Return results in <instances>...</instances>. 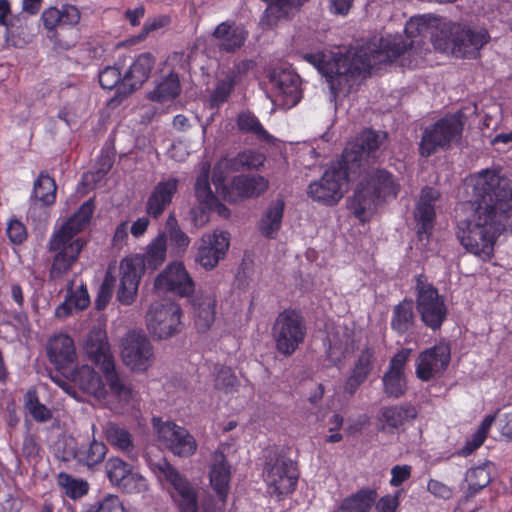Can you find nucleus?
<instances>
[{
  "label": "nucleus",
  "instance_id": "obj_1",
  "mask_svg": "<svg viewBox=\"0 0 512 512\" xmlns=\"http://www.w3.org/2000/svg\"><path fill=\"white\" fill-rule=\"evenodd\" d=\"M471 182L466 202L470 217L458 223L456 235L467 252L487 261L501 232H512V188L507 179L489 170Z\"/></svg>",
  "mask_w": 512,
  "mask_h": 512
},
{
  "label": "nucleus",
  "instance_id": "obj_2",
  "mask_svg": "<svg viewBox=\"0 0 512 512\" xmlns=\"http://www.w3.org/2000/svg\"><path fill=\"white\" fill-rule=\"evenodd\" d=\"M384 49L377 50L376 46L352 47L345 54H339L330 61H325L320 55L306 54L304 59L323 73L331 91V101L338 94H347L360 75L369 73L374 66L399 55L405 48L400 43L383 44Z\"/></svg>",
  "mask_w": 512,
  "mask_h": 512
},
{
  "label": "nucleus",
  "instance_id": "obj_3",
  "mask_svg": "<svg viewBox=\"0 0 512 512\" xmlns=\"http://www.w3.org/2000/svg\"><path fill=\"white\" fill-rule=\"evenodd\" d=\"M94 208V197H91L51 235L48 250L54 253L49 271L52 280L62 278L78 259L84 243L75 236L89 225Z\"/></svg>",
  "mask_w": 512,
  "mask_h": 512
},
{
  "label": "nucleus",
  "instance_id": "obj_4",
  "mask_svg": "<svg viewBox=\"0 0 512 512\" xmlns=\"http://www.w3.org/2000/svg\"><path fill=\"white\" fill-rule=\"evenodd\" d=\"M166 252L167 236L160 233L147 245L143 254H133L120 261V281L116 293L120 304L129 306L135 302L145 269L159 268L166 259Z\"/></svg>",
  "mask_w": 512,
  "mask_h": 512
},
{
  "label": "nucleus",
  "instance_id": "obj_5",
  "mask_svg": "<svg viewBox=\"0 0 512 512\" xmlns=\"http://www.w3.org/2000/svg\"><path fill=\"white\" fill-rule=\"evenodd\" d=\"M486 30H472L460 23L443 22L432 43L436 50L457 58H476L479 50L488 42Z\"/></svg>",
  "mask_w": 512,
  "mask_h": 512
},
{
  "label": "nucleus",
  "instance_id": "obj_6",
  "mask_svg": "<svg viewBox=\"0 0 512 512\" xmlns=\"http://www.w3.org/2000/svg\"><path fill=\"white\" fill-rule=\"evenodd\" d=\"M98 367L102 373L105 385L108 386L111 395L117 403L109 406L111 410L120 412L124 405L130 404L137 396V392L119 374L114 355L107 341L106 333H102L98 327Z\"/></svg>",
  "mask_w": 512,
  "mask_h": 512
},
{
  "label": "nucleus",
  "instance_id": "obj_7",
  "mask_svg": "<svg viewBox=\"0 0 512 512\" xmlns=\"http://www.w3.org/2000/svg\"><path fill=\"white\" fill-rule=\"evenodd\" d=\"M388 134L384 131L366 129L350 143L342 153V164L358 176L369 167L370 160L377 158V152L384 146Z\"/></svg>",
  "mask_w": 512,
  "mask_h": 512
},
{
  "label": "nucleus",
  "instance_id": "obj_8",
  "mask_svg": "<svg viewBox=\"0 0 512 512\" xmlns=\"http://www.w3.org/2000/svg\"><path fill=\"white\" fill-rule=\"evenodd\" d=\"M306 332L302 314L294 309H285L278 314L272 326L277 351L283 356H291L303 343Z\"/></svg>",
  "mask_w": 512,
  "mask_h": 512
},
{
  "label": "nucleus",
  "instance_id": "obj_9",
  "mask_svg": "<svg viewBox=\"0 0 512 512\" xmlns=\"http://www.w3.org/2000/svg\"><path fill=\"white\" fill-rule=\"evenodd\" d=\"M358 176L345 168L342 160L332 164L322 177L308 186V195L326 205L336 204L344 195L348 181Z\"/></svg>",
  "mask_w": 512,
  "mask_h": 512
},
{
  "label": "nucleus",
  "instance_id": "obj_10",
  "mask_svg": "<svg viewBox=\"0 0 512 512\" xmlns=\"http://www.w3.org/2000/svg\"><path fill=\"white\" fill-rule=\"evenodd\" d=\"M464 115L457 113L438 120L434 125L425 129L420 142V153L428 157L439 149H447L457 142L462 135Z\"/></svg>",
  "mask_w": 512,
  "mask_h": 512
},
{
  "label": "nucleus",
  "instance_id": "obj_11",
  "mask_svg": "<svg viewBox=\"0 0 512 512\" xmlns=\"http://www.w3.org/2000/svg\"><path fill=\"white\" fill-rule=\"evenodd\" d=\"M416 309L423 324L433 331L441 328L448 314L444 298L422 275L416 279Z\"/></svg>",
  "mask_w": 512,
  "mask_h": 512
},
{
  "label": "nucleus",
  "instance_id": "obj_12",
  "mask_svg": "<svg viewBox=\"0 0 512 512\" xmlns=\"http://www.w3.org/2000/svg\"><path fill=\"white\" fill-rule=\"evenodd\" d=\"M263 476L268 492L276 495L278 499L291 493L298 480L296 464L285 455L277 453L266 461Z\"/></svg>",
  "mask_w": 512,
  "mask_h": 512
},
{
  "label": "nucleus",
  "instance_id": "obj_13",
  "mask_svg": "<svg viewBox=\"0 0 512 512\" xmlns=\"http://www.w3.org/2000/svg\"><path fill=\"white\" fill-rule=\"evenodd\" d=\"M181 314L180 306L173 302H154L146 314L147 328L157 339L173 337L182 330Z\"/></svg>",
  "mask_w": 512,
  "mask_h": 512
},
{
  "label": "nucleus",
  "instance_id": "obj_14",
  "mask_svg": "<svg viewBox=\"0 0 512 512\" xmlns=\"http://www.w3.org/2000/svg\"><path fill=\"white\" fill-rule=\"evenodd\" d=\"M121 357L132 371H146L153 361L150 340L142 331H129L121 341Z\"/></svg>",
  "mask_w": 512,
  "mask_h": 512
},
{
  "label": "nucleus",
  "instance_id": "obj_15",
  "mask_svg": "<svg viewBox=\"0 0 512 512\" xmlns=\"http://www.w3.org/2000/svg\"><path fill=\"white\" fill-rule=\"evenodd\" d=\"M153 421L159 442L174 455L190 457L196 452L197 442L187 429L169 421L161 422L155 418Z\"/></svg>",
  "mask_w": 512,
  "mask_h": 512
},
{
  "label": "nucleus",
  "instance_id": "obj_16",
  "mask_svg": "<svg viewBox=\"0 0 512 512\" xmlns=\"http://www.w3.org/2000/svg\"><path fill=\"white\" fill-rule=\"evenodd\" d=\"M444 21L439 19L436 16L433 15H420L412 17L405 25V34L407 38L411 39L408 43L404 42L400 38H394V39H381L379 43L376 42H369L365 46H376L377 50L384 49L383 44L389 43L390 45H394L396 42L403 45L405 48L399 55L392 57L391 59H388L384 61L386 62H392L396 58H398L400 55H402L404 52H406L408 49H412L415 45V43L419 44L420 41L413 40V38L416 37H426L427 35H430L432 37L433 34H436L439 29L441 28V25Z\"/></svg>",
  "mask_w": 512,
  "mask_h": 512
},
{
  "label": "nucleus",
  "instance_id": "obj_17",
  "mask_svg": "<svg viewBox=\"0 0 512 512\" xmlns=\"http://www.w3.org/2000/svg\"><path fill=\"white\" fill-rule=\"evenodd\" d=\"M273 101L283 108L294 107L302 97L300 77L285 68H275L269 74Z\"/></svg>",
  "mask_w": 512,
  "mask_h": 512
},
{
  "label": "nucleus",
  "instance_id": "obj_18",
  "mask_svg": "<svg viewBox=\"0 0 512 512\" xmlns=\"http://www.w3.org/2000/svg\"><path fill=\"white\" fill-rule=\"evenodd\" d=\"M230 245L226 232H214L202 235L195 261L205 270L215 268L224 259Z\"/></svg>",
  "mask_w": 512,
  "mask_h": 512
},
{
  "label": "nucleus",
  "instance_id": "obj_19",
  "mask_svg": "<svg viewBox=\"0 0 512 512\" xmlns=\"http://www.w3.org/2000/svg\"><path fill=\"white\" fill-rule=\"evenodd\" d=\"M450 355V347L446 343H439L421 352L416 363L417 377L429 381L440 375L448 367Z\"/></svg>",
  "mask_w": 512,
  "mask_h": 512
},
{
  "label": "nucleus",
  "instance_id": "obj_20",
  "mask_svg": "<svg viewBox=\"0 0 512 512\" xmlns=\"http://www.w3.org/2000/svg\"><path fill=\"white\" fill-rule=\"evenodd\" d=\"M155 288L171 291L180 296H190L195 289V283L181 262L168 265L156 278Z\"/></svg>",
  "mask_w": 512,
  "mask_h": 512
},
{
  "label": "nucleus",
  "instance_id": "obj_21",
  "mask_svg": "<svg viewBox=\"0 0 512 512\" xmlns=\"http://www.w3.org/2000/svg\"><path fill=\"white\" fill-rule=\"evenodd\" d=\"M41 20L45 29L52 33L49 37L54 39V43L68 49L69 44L62 45L57 39V28L70 29L75 27L80 21V12L76 6L70 4L62 5L61 8L49 7L43 11Z\"/></svg>",
  "mask_w": 512,
  "mask_h": 512
},
{
  "label": "nucleus",
  "instance_id": "obj_22",
  "mask_svg": "<svg viewBox=\"0 0 512 512\" xmlns=\"http://www.w3.org/2000/svg\"><path fill=\"white\" fill-rule=\"evenodd\" d=\"M47 357L55 367L56 373L69 372L77 359L74 340L67 334L52 336L47 343Z\"/></svg>",
  "mask_w": 512,
  "mask_h": 512
},
{
  "label": "nucleus",
  "instance_id": "obj_23",
  "mask_svg": "<svg viewBox=\"0 0 512 512\" xmlns=\"http://www.w3.org/2000/svg\"><path fill=\"white\" fill-rule=\"evenodd\" d=\"M269 187V181L261 175H239L232 179L230 188L224 189V200L237 203L262 195Z\"/></svg>",
  "mask_w": 512,
  "mask_h": 512
},
{
  "label": "nucleus",
  "instance_id": "obj_24",
  "mask_svg": "<svg viewBox=\"0 0 512 512\" xmlns=\"http://www.w3.org/2000/svg\"><path fill=\"white\" fill-rule=\"evenodd\" d=\"M50 377L55 384L69 394L74 384L83 392L96 396V372L92 365L83 364L75 367L74 364L69 372H64L62 375L51 374Z\"/></svg>",
  "mask_w": 512,
  "mask_h": 512
},
{
  "label": "nucleus",
  "instance_id": "obj_25",
  "mask_svg": "<svg viewBox=\"0 0 512 512\" xmlns=\"http://www.w3.org/2000/svg\"><path fill=\"white\" fill-rule=\"evenodd\" d=\"M179 180L175 177H169L159 181L150 192L146 204V213L158 219L164 211L172 204L175 195L178 192Z\"/></svg>",
  "mask_w": 512,
  "mask_h": 512
},
{
  "label": "nucleus",
  "instance_id": "obj_26",
  "mask_svg": "<svg viewBox=\"0 0 512 512\" xmlns=\"http://www.w3.org/2000/svg\"><path fill=\"white\" fill-rule=\"evenodd\" d=\"M410 349H402L390 360L388 370L383 375V387L387 396L400 398L406 391L404 369L410 356Z\"/></svg>",
  "mask_w": 512,
  "mask_h": 512
},
{
  "label": "nucleus",
  "instance_id": "obj_27",
  "mask_svg": "<svg viewBox=\"0 0 512 512\" xmlns=\"http://www.w3.org/2000/svg\"><path fill=\"white\" fill-rule=\"evenodd\" d=\"M155 65V57L149 53L144 52L137 56V58L130 65L129 69L123 75V80L119 91L127 96L135 90L142 87V85L149 79L152 69Z\"/></svg>",
  "mask_w": 512,
  "mask_h": 512
},
{
  "label": "nucleus",
  "instance_id": "obj_28",
  "mask_svg": "<svg viewBox=\"0 0 512 512\" xmlns=\"http://www.w3.org/2000/svg\"><path fill=\"white\" fill-rule=\"evenodd\" d=\"M152 470L161 481L165 480L172 486L171 496L174 501L198 491L194 484L164 458L153 463Z\"/></svg>",
  "mask_w": 512,
  "mask_h": 512
},
{
  "label": "nucleus",
  "instance_id": "obj_29",
  "mask_svg": "<svg viewBox=\"0 0 512 512\" xmlns=\"http://www.w3.org/2000/svg\"><path fill=\"white\" fill-rule=\"evenodd\" d=\"M440 197V192L433 187L426 186L421 190L415 210V219L418 225L417 233L420 237L423 234L431 233L436 216L435 207Z\"/></svg>",
  "mask_w": 512,
  "mask_h": 512
},
{
  "label": "nucleus",
  "instance_id": "obj_30",
  "mask_svg": "<svg viewBox=\"0 0 512 512\" xmlns=\"http://www.w3.org/2000/svg\"><path fill=\"white\" fill-rule=\"evenodd\" d=\"M89 305L90 296L87 287L84 284L75 287L72 280L68 282L64 300L55 308L54 315L56 318L64 320L85 310Z\"/></svg>",
  "mask_w": 512,
  "mask_h": 512
},
{
  "label": "nucleus",
  "instance_id": "obj_31",
  "mask_svg": "<svg viewBox=\"0 0 512 512\" xmlns=\"http://www.w3.org/2000/svg\"><path fill=\"white\" fill-rule=\"evenodd\" d=\"M212 37L220 51L233 53L244 45L248 32L234 22L225 21L215 28Z\"/></svg>",
  "mask_w": 512,
  "mask_h": 512
},
{
  "label": "nucleus",
  "instance_id": "obj_32",
  "mask_svg": "<svg viewBox=\"0 0 512 512\" xmlns=\"http://www.w3.org/2000/svg\"><path fill=\"white\" fill-rule=\"evenodd\" d=\"M375 362V351L373 348L365 347L357 356L351 374L347 378L344 391L349 395H354L357 389L368 379Z\"/></svg>",
  "mask_w": 512,
  "mask_h": 512
},
{
  "label": "nucleus",
  "instance_id": "obj_33",
  "mask_svg": "<svg viewBox=\"0 0 512 512\" xmlns=\"http://www.w3.org/2000/svg\"><path fill=\"white\" fill-rule=\"evenodd\" d=\"M417 414V409L409 403L382 407L378 413L380 429L382 431L398 429L414 420Z\"/></svg>",
  "mask_w": 512,
  "mask_h": 512
},
{
  "label": "nucleus",
  "instance_id": "obj_34",
  "mask_svg": "<svg viewBox=\"0 0 512 512\" xmlns=\"http://www.w3.org/2000/svg\"><path fill=\"white\" fill-rule=\"evenodd\" d=\"M230 465L222 448L216 449L210 458L209 478L212 488L224 499L230 481Z\"/></svg>",
  "mask_w": 512,
  "mask_h": 512
},
{
  "label": "nucleus",
  "instance_id": "obj_35",
  "mask_svg": "<svg viewBox=\"0 0 512 512\" xmlns=\"http://www.w3.org/2000/svg\"><path fill=\"white\" fill-rule=\"evenodd\" d=\"M327 355L331 362H339L354 349L353 331L346 326H336L327 335Z\"/></svg>",
  "mask_w": 512,
  "mask_h": 512
},
{
  "label": "nucleus",
  "instance_id": "obj_36",
  "mask_svg": "<svg viewBox=\"0 0 512 512\" xmlns=\"http://www.w3.org/2000/svg\"><path fill=\"white\" fill-rule=\"evenodd\" d=\"M368 168L369 167H366V171H362V173H366L365 181L378 197H395L398 193L399 186L395 183L393 176L384 169L373 168L368 170Z\"/></svg>",
  "mask_w": 512,
  "mask_h": 512
},
{
  "label": "nucleus",
  "instance_id": "obj_37",
  "mask_svg": "<svg viewBox=\"0 0 512 512\" xmlns=\"http://www.w3.org/2000/svg\"><path fill=\"white\" fill-rule=\"evenodd\" d=\"M216 298L212 294L201 295L193 302L195 326L199 332H206L215 320Z\"/></svg>",
  "mask_w": 512,
  "mask_h": 512
},
{
  "label": "nucleus",
  "instance_id": "obj_38",
  "mask_svg": "<svg viewBox=\"0 0 512 512\" xmlns=\"http://www.w3.org/2000/svg\"><path fill=\"white\" fill-rule=\"evenodd\" d=\"M307 0H271L266 8L261 24L269 28L276 25L281 18H288L297 11Z\"/></svg>",
  "mask_w": 512,
  "mask_h": 512
},
{
  "label": "nucleus",
  "instance_id": "obj_39",
  "mask_svg": "<svg viewBox=\"0 0 512 512\" xmlns=\"http://www.w3.org/2000/svg\"><path fill=\"white\" fill-rule=\"evenodd\" d=\"M414 303L412 299L405 298L394 306L391 316V329L397 334H405L415 325Z\"/></svg>",
  "mask_w": 512,
  "mask_h": 512
},
{
  "label": "nucleus",
  "instance_id": "obj_40",
  "mask_svg": "<svg viewBox=\"0 0 512 512\" xmlns=\"http://www.w3.org/2000/svg\"><path fill=\"white\" fill-rule=\"evenodd\" d=\"M380 199L366 181L361 182L353 196L349 199V208L353 214L362 219L363 215L375 207L376 200Z\"/></svg>",
  "mask_w": 512,
  "mask_h": 512
},
{
  "label": "nucleus",
  "instance_id": "obj_41",
  "mask_svg": "<svg viewBox=\"0 0 512 512\" xmlns=\"http://www.w3.org/2000/svg\"><path fill=\"white\" fill-rule=\"evenodd\" d=\"M237 130L252 135L260 142L272 143L274 137L263 127L259 119L250 111H241L236 118Z\"/></svg>",
  "mask_w": 512,
  "mask_h": 512
},
{
  "label": "nucleus",
  "instance_id": "obj_42",
  "mask_svg": "<svg viewBox=\"0 0 512 512\" xmlns=\"http://www.w3.org/2000/svg\"><path fill=\"white\" fill-rule=\"evenodd\" d=\"M378 497L376 490L364 488L346 497L336 512H369Z\"/></svg>",
  "mask_w": 512,
  "mask_h": 512
},
{
  "label": "nucleus",
  "instance_id": "obj_43",
  "mask_svg": "<svg viewBox=\"0 0 512 512\" xmlns=\"http://www.w3.org/2000/svg\"><path fill=\"white\" fill-rule=\"evenodd\" d=\"M284 206L285 203L283 199H276L269 204L259 221V230L264 236L273 238L279 231L282 223Z\"/></svg>",
  "mask_w": 512,
  "mask_h": 512
},
{
  "label": "nucleus",
  "instance_id": "obj_44",
  "mask_svg": "<svg viewBox=\"0 0 512 512\" xmlns=\"http://www.w3.org/2000/svg\"><path fill=\"white\" fill-rule=\"evenodd\" d=\"M57 184L53 177H51L47 170L39 172L37 178L33 183V190L31 192V199H36L44 205H54L56 202Z\"/></svg>",
  "mask_w": 512,
  "mask_h": 512
},
{
  "label": "nucleus",
  "instance_id": "obj_45",
  "mask_svg": "<svg viewBox=\"0 0 512 512\" xmlns=\"http://www.w3.org/2000/svg\"><path fill=\"white\" fill-rule=\"evenodd\" d=\"M210 165L205 163L195 182V195L198 201L208 208L219 207V213L227 211V208L219 204L217 196L212 192L209 184Z\"/></svg>",
  "mask_w": 512,
  "mask_h": 512
},
{
  "label": "nucleus",
  "instance_id": "obj_46",
  "mask_svg": "<svg viewBox=\"0 0 512 512\" xmlns=\"http://www.w3.org/2000/svg\"><path fill=\"white\" fill-rule=\"evenodd\" d=\"M181 91L179 76L175 72H170L160 83L156 85L154 90L148 93L151 101L164 103L175 99Z\"/></svg>",
  "mask_w": 512,
  "mask_h": 512
},
{
  "label": "nucleus",
  "instance_id": "obj_47",
  "mask_svg": "<svg viewBox=\"0 0 512 512\" xmlns=\"http://www.w3.org/2000/svg\"><path fill=\"white\" fill-rule=\"evenodd\" d=\"M105 438L109 444L128 455L134 451V443L130 432L115 423H109L106 426Z\"/></svg>",
  "mask_w": 512,
  "mask_h": 512
},
{
  "label": "nucleus",
  "instance_id": "obj_48",
  "mask_svg": "<svg viewBox=\"0 0 512 512\" xmlns=\"http://www.w3.org/2000/svg\"><path fill=\"white\" fill-rule=\"evenodd\" d=\"M491 482V475L488 464H483L469 469L465 475L467 497H472Z\"/></svg>",
  "mask_w": 512,
  "mask_h": 512
},
{
  "label": "nucleus",
  "instance_id": "obj_49",
  "mask_svg": "<svg viewBox=\"0 0 512 512\" xmlns=\"http://www.w3.org/2000/svg\"><path fill=\"white\" fill-rule=\"evenodd\" d=\"M123 80L120 68L116 65H108L98 73V83L103 89L111 90L116 88V97L109 101V105L117 106L120 103L119 96L125 97L119 87Z\"/></svg>",
  "mask_w": 512,
  "mask_h": 512
},
{
  "label": "nucleus",
  "instance_id": "obj_50",
  "mask_svg": "<svg viewBox=\"0 0 512 512\" xmlns=\"http://www.w3.org/2000/svg\"><path fill=\"white\" fill-rule=\"evenodd\" d=\"M265 155L253 151V150H247L244 152L239 153L236 157L230 160V170L233 171H242V170H253V169H259L261 166H263L265 161Z\"/></svg>",
  "mask_w": 512,
  "mask_h": 512
},
{
  "label": "nucleus",
  "instance_id": "obj_51",
  "mask_svg": "<svg viewBox=\"0 0 512 512\" xmlns=\"http://www.w3.org/2000/svg\"><path fill=\"white\" fill-rule=\"evenodd\" d=\"M26 410L31 417L39 423H44L52 418V411L39 401L36 390H28L24 396Z\"/></svg>",
  "mask_w": 512,
  "mask_h": 512
},
{
  "label": "nucleus",
  "instance_id": "obj_52",
  "mask_svg": "<svg viewBox=\"0 0 512 512\" xmlns=\"http://www.w3.org/2000/svg\"><path fill=\"white\" fill-rule=\"evenodd\" d=\"M105 473L112 484L123 486L132 474L130 466L120 458H111L105 463Z\"/></svg>",
  "mask_w": 512,
  "mask_h": 512
},
{
  "label": "nucleus",
  "instance_id": "obj_53",
  "mask_svg": "<svg viewBox=\"0 0 512 512\" xmlns=\"http://www.w3.org/2000/svg\"><path fill=\"white\" fill-rule=\"evenodd\" d=\"M235 79L233 77H225L217 82L215 88L209 96L211 108H218L225 103L235 87Z\"/></svg>",
  "mask_w": 512,
  "mask_h": 512
},
{
  "label": "nucleus",
  "instance_id": "obj_54",
  "mask_svg": "<svg viewBox=\"0 0 512 512\" xmlns=\"http://www.w3.org/2000/svg\"><path fill=\"white\" fill-rule=\"evenodd\" d=\"M116 271V263L113 262L109 264L105 278L101 284L100 290L98 292V310H101L106 307L109 301L112 298L113 290L115 287L116 278L114 276V272Z\"/></svg>",
  "mask_w": 512,
  "mask_h": 512
},
{
  "label": "nucleus",
  "instance_id": "obj_55",
  "mask_svg": "<svg viewBox=\"0 0 512 512\" xmlns=\"http://www.w3.org/2000/svg\"><path fill=\"white\" fill-rule=\"evenodd\" d=\"M494 421V416L488 415L484 418L477 431L473 434L472 439L468 440L466 445L461 449V454L466 456L479 448L485 441L487 433Z\"/></svg>",
  "mask_w": 512,
  "mask_h": 512
},
{
  "label": "nucleus",
  "instance_id": "obj_56",
  "mask_svg": "<svg viewBox=\"0 0 512 512\" xmlns=\"http://www.w3.org/2000/svg\"><path fill=\"white\" fill-rule=\"evenodd\" d=\"M59 483L66 489V494L73 499L80 498L88 492L86 482L75 479L66 473L59 475Z\"/></svg>",
  "mask_w": 512,
  "mask_h": 512
},
{
  "label": "nucleus",
  "instance_id": "obj_57",
  "mask_svg": "<svg viewBox=\"0 0 512 512\" xmlns=\"http://www.w3.org/2000/svg\"><path fill=\"white\" fill-rule=\"evenodd\" d=\"M6 234L9 241L14 245L23 244L28 237L27 228L22 221L11 218L7 223Z\"/></svg>",
  "mask_w": 512,
  "mask_h": 512
},
{
  "label": "nucleus",
  "instance_id": "obj_58",
  "mask_svg": "<svg viewBox=\"0 0 512 512\" xmlns=\"http://www.w3.org/2000/svg\"><path fill=\"white\" fill-rule=\"evenodd\" d=\"M92 434H95L96 425L92 424L91 426ZM96 443V439L93 436V440L90 442L89 446H81L75 449L72 452V458L77 460L79 463L83 465H87L90 468H93L96 465V459L94 458L93 445Z\"/></svg>",
  "mask_w": 512,
  "mask_h": 512
},
{
  "label": "nucleus",
  "instance_id": "obj_59",
  "mask_svg": "<svg viewBox=\"0 0 512 512\" xmlns=\"http://www.w3.org/2000/svg\"><path fill=\"white\" fill-rule=\"evenodd\" d=\"M225 169H230V160L223 159L218 162L213 168L212 182L216 189V194L224 199V189L230 188V184H225L226 174Z\"/></svg>",
  "mask_w": 512,
  "mask_h": 512
},
{
  "label": "nucleus",
  "instance_id": "obj_60",
  "mask_svg": "<svg viewBox=\"0 0 512 512\" xmlns=\"http://www.w3.org/2000/svg\"><path fill=\"white\" fill-rule=\"evenodd\" d=\"M238 385V380L229 367H221L215 378V387L225 392L233 391Z\"/></svg>",
  "mask_w": 512,
  "mask_h": 512
},
{
  "label": "nucleus",
  "instance_id": "obj_61",
  "mask_svg": "<svg viewBox=\"0 0 512 512\" xmlns=\"http://www.w3.org/2000/svg\"><path fill=\"white\" fill-rule=\"evenodd\" d=\"M52 205H44L36 199L29 198V208L27 210V219L34 223H41L49 218V208Z\"/></svg>",
  "mask_w": 512,
  "mask_h": 512
},
{
  "label": "nucleus",
  "instance_id": "obj_62",
  "mask_svg": "<svg viewBox=\"0 0 512 512\" xmlns=\"http://www.w3.org/2000/svg\"><path fill=\"white\" fill-rule=\"evenodd\" d=\"M168 238L172 249L177 255L184 254L189 247L190 238L182 229L168 234Z\"/></svg>",
  "mask_w": 512,
  "mask_h": 512
},
{
  "label": "nucleus",
  "instance_id": "obj_63",
  "mask_svg": "<svg viewBox=\"0 0 512 512\" xmlns=\"http://www.w3.org/2000/svg\"><path fill=\"white\" fill-rule=\"evenodd\" d=\"M82 353L91 361L93 365H96V328L92 327L87 333L86 337L82 341L81 345Z\"/></svg>",
  "mask_w": 512,
  "mask_h": 512
},
{
  "label": "nucleus",
  "instance_id": "obj_64",
  "mask_svg": "<svg viewBox=\"0 0 512 512\" xmlns=\"http://www.w3.org/2000/svg\"><path fill=\"white\" fill-rule=\"evenodd\" d=\"M179 512H198V491L174 501Z\"/></svg>",
  "mask_w": 512,
  "mask_h": 512
}]
</instances>
